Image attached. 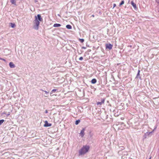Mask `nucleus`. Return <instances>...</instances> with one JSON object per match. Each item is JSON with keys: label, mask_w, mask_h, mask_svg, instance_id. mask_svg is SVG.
I'll return each mask as SVG.
<instances>
[{"label": "nucleus", "mask_w": 159, "mask_h": 159, "mask_svg": "<svg viewBox=\"0 0 159 159\" xmlns=\"http://www.w3.org/2000/svg\"><path fill=\"white\" fill-rule=\"evenodd\" d=\"M105 100L104 98L102 99L101 102H98L97 103L98 105H101L102 104H104V103Z\"/></svg>", "instance_id": "20e7f679"}, {"label": "nucleus", "mask_w": 159, "mask_h": 159, "mask_svg": "<svg viewBox=\"0 0 159 159\" xmlns=\"http://www.w3.org/2000/svg\"><path fill=\"white\" fill-rule=\"evenodd\" d=\"M80 122V120H76L75 122V124L76 125H78L79 123Z\"/></svg>", "instance_id": "2eb2a0df"}, {"label": "nucleus", "mask_w": 159, "mask_h": 159, "mask_svg": "<svg viewBox=\"0 0 159 159\" xmlns=\"http://www.w3.org/2000/svg\"><path fill=\"white\" fill-rule=\"evenodd\" d=\"M40 90H41V91H43L45 93H46V95H47V94H48V93H49V92H48V91H46L43 90H42V89H40ZM45 97H47V96L45 95Z\"/></svg>", "instance_id": "dca6fc26"}, {"label": "nucleus", "mask_w": 159, "mask_h": 159, "mask_svg": "<svg viewBox=\"0 0 159 159\" xmlns=\"http://www.w3.org/2000/svg\"><path fill=\"white\" fill-rule=\"evenodd\" d=\"M37 20L39 21H41L43 20V19L41 17V15L40 14H38L37 16Z\"/></svg>", "instance_id": "423d86ee"}, {"label": "nucleus", "mask_w": 159, "mask_h": 159, "mask_svg": "<svg viewBox=\"0 0 159 159\" xmlns=\"http://www.w3.org/2000/svg\"><path fill=\"white\" fill-rule=\"evenodd\" d=\"M45 113H48V110H45Z\"/></svg>", "instance_id": "bb28decb"}, {"label": "nucleus", "mask_w": 159, "mask_h": 159, "mask_svg": "<svg viewBox=\"0 0 159 159\" xmlns=\"http://www.w3.org/2000/svg\"><path fill=\"white\" fill-rule=\"evenodd\" d=\"M154 129L153 130V131L152 132H147L146 134H145L144 135V138H146V135H149L150 134L152 133L154 131Z\"/></svg>", "instance_id": "9d476101"}, {"label": "nucleus", "mask_w": 159, "mask_h": 159, "mask_svg": "<svg viewBox=\"0 0 159 159\" xmlns=\"http://www.w3.org/2000/svg\"><path fill=\"white\" fill-rule=\"evenodd\" d=\"M85 131V129L84 128H83L81 130V132L80 133V135L82 137H83L84 134V132Z\"/></svg>", "instance_id": "0eeeda50"}, {"label": "nucleus", "mask_w": 159, "mask_h": 159, "mask_svg": "<svg viewBox=\"0 0 159 159\" xmlns=\"http://www.w3.org/2000/svg\"><path fill=\"white\" fill-rule=\"evenodd\" d=\"M52 125L51 124H49L48 123L47 121L46 120L45 122V124H44V126L45 127H50Z\"/></svg>", "instance_id": "39448f33"}, {"label": "nucleus", "mask_w": 159, "mask_h": 159, "mask_svg": "<svg viewBox=\"0 0 159 159\" xmlns=\"http://www.w3.org/2000/svg\"><path fill=\"white\" fill-rule=\"evenodd\" d=\"M157 2H158V3H159V1H157Z\"/></svg>", "instance_id": "c756f323"}, {"label": "nucleus", "mask_w": 159, "mask_h": 159, "mask_svg": "<svg viewBox=\"0 0 159 159\" xmlns=\"http://www.w3.org/2000/svg\"><path fill=\"white\" fill-rule=\"evenodd\" d=\"M97 82V80L95 79H93L91 81V83L92 84H95V83Z\"/></svg>", "instance_id": "f8f14e48"}, {"label": "nucleus", "mask_w": 159, "mask_h": 159, "mask_svg": "<svg viewBox=\"0 0 159 159\" xmlns=\"http://www.w3.org/2000/svg\"><path fill=\"white\" fill-rule=\"evenodd\" d=\"M10 115V114L9 113H8V114H7V116H9V115Z\"/></svg>", "instance_id": "cd10ccee"}, {"label": "nucleus", "mask_w": 159, "mask_h": 159, "mask_svg": "<svg viewBox=\"0 0 159 159\" xmlns=\"http://www.w3.org/2000/svg\"><path fill=\"white\" fill-rule=\"evenodd\" d=\"M92 16L93 17H94V15H92Z\"/></svg>", "instance_id": "7c9ffc66"}, {"label": "nucleus", "mask_w": 159, "mask_h": 159, "mask_svg": "<svg viewBox=\"0 0 159 159\" xmlns=\"http://www.w3.org/2000/svg\"><path fill=\"white\" fill-rule=\"evenodd\" d=\"M61 26V25L59 24H55L53 25L54 27H60Z\"/></svg>", "instance_id": "9b49d317"}, {"label": "nucleus", "mask_w": 159, "mask_h": 159, "mask_svg": "<svg viewBox=\"0 0 159 159\" xmlns=\"http://www.w3.org/2000/svg\"><path fill=\"white\" fill-rule=\"evenodd\" d=\"M52 93H53V92H51L50 93V94L51 96H52L53 95L52 94Z\"/></svg>", "instance_id": "a878e982"}, {"label": "nucleus", "mask_w": 159, "mask_h": 159, "mask_svg": "<svg viewBox=\"0 0 159 159\" xmlns=\"http://www.w3.org/2000/svg\"><path fill=\"white\" fill-rule=\"evenodd\" d=\"M106 49H109V50L112 49L113 45L111 44H107L106 45Z\"/></svg>", "instance_id": "7ed1b4c3"}, {"label": "nucleus", "mask_w": 159, "mask_h": 159, "mask_svg": "<svg viewBox=\"0 0 159 159\" xmlns=\"http://www.w3.org/2000/svg\"><path fill=\"white\" fill-rule=\"evenodd\" d=\"M11 26L12 28H14L15 26V25L14 24H13L12 23H11Z\"/></svg>", "instance_id": "f3484780"}, {"label": "nucleus", "mask_w": 159, "mask_h": 159, "mask_svg": "<svg viewBox=\"0 0 159 159\" xmlns=\"http://www.w3.org/2000/svg\"><path fill=\"white\" fill-rule=\"evenodd\" d=\"M4 120H0V125H1L4 121Z\"/></svg>", "instance_id": "a211bd4d"}, {"label": "nucleus", "mask_w": 159, "mask_h": 159, "mask_svg": "<svg viewBox=\"0 0 159 159\" xmlns=\"http://www.w3.org/2000/svg\"><path fill=\"white\" fill-rule=\"evenodd\" d=\"M57 90V89H53L52 91V92L53 93L55 92V91H56Z\"/></svg>", "instance_id": "5701e85b"}, {"label": "nucleus", "mask_w": 159, "mask_h": 159, "mask_svg": "<svg viewBox=\"0 0 159 159\" xmlns=\"http://www.w3.org/2000/svg\"><path fill=\"white\" fill-rule=\"evenodd\" d=\"M83 58L82 57H80L79 59V60L80 61H81V60H83Z\"/></svg>", "instance_id": "4be33fe9"}, {"label": "nucleus", "mask_w": 159, "mask_h": 159, "mask_svg": "<svg viewBox=\"0 0 159 159\" xmlns=\"http://www.w3.org/2000/svg\"><path fill=\"white\" fill-rule=\"evenodd\" d=\"M151 157L149 158V159H151Z\"/></svg>", "instance_id": "2f4dec72"}, {"label": "nucleus", "mask_w": 159, "mask_h": 159, "mask_svg": "<svg viewBox=\"0 0 159 159\" xmlns=\"http://www.w3.org/2000/svg\"><path fill=\"white\" fill-rule=\"evenodd\" d=\"M11 3L14 5H16V2L15 0H11Z\"/></svg>", "instance_id": "ddd939ff"}, {"label": "nucleus", "mask_w": 159, "mask_h": 159, "mask_svg": "<svg viewBox=\"0 0 159 159\" xmlns=\"http://www.w3.org/2000/svg\"><path fill=\"white\" fill-rule=\"evenodd\" d=\"M131 4L135 9H136L137 8L136 4L134 3L133 1L131 2Z\"/></svg>", "instance_id": "1a4fd4ad"}, {"label": "nucleus", "mask_w": 159, "mask_h": 159, "mask_svg": "<svg viewBox=\"0 0 159 159\" xmlns=\"http://www.w3.org/2000/svg\"><path fill=\"white\" fill-rule=\"evenodd\" d=\"M0 60H2V61H6L5 59H4L3 58H0Z\"/></svg>", "instance_id": "b1692460"}, {"label": "nucleus", "mask_w": 159, "mask_h": 159, "mask_svg": "<svg viewBox=\"0 0 159 159\" xmlns=\"http://www.w3.org/2000/svg\"><path fill=\"white\" fill-rule=\"evenodd\" d=\"M9 65L11 68H14L15 67V65L12 62H10L9 64Z\"/></svg>", "instance_id": "6e6552de"}, {"label": "nucleus", "mask_w": 159, "mask_h": 159, "mask_svg": "<svg viewBox=\"0 0 159 159\" xmlns=\"http://www.w3.org/2000/svg\"><path fill=\"white\" fill-rule=\"evenodd\" d=\"M34 23V28L36 30H38L39 29V21L37 20L36 16H35V19L33 21Z\"/></svg>", "instance_id": "f03ea898"}, {"label": "nucleus", "mask_w": 159, "mask_h": 159, "mask_svg": "<svg viewBox=\"0 0 159 159\" xmlns=\"http://www.w3.org/2000/svg\"><path fill=\"white\" fill-rule=\"evenodd\" d=\"M80 41L81 43H82L84 41V40L83 39H80Z\"/></svg>", "instance_id": "412c9836"}, {"label": "nucleus", "mask_w": 159, "mask_h": 159, "mask_svg": "<svg viewBox=\"0 0 159 159\" xmlns=\"http://www.w3.org/2000/svg\"><path fill=\"white\" fill-rule=\"evenodd\" d=\"M140 70H139L138 71V72L137 75L136 77H138V76L139 75H140Z\"/></svg>", "instance_id": "6ab92c4d"}, {"label": "nucleus", "mask_w": 159, "mask_h": 159, "mask_svg": "<svg viewBox=\"0 0 159 159\" xmlns=\"http://www.w3.org/2000/svg\"><path fill=\"white\" fill-rule=\"evenodd\" d=\"M124 3V1H122L121 2H120V5H121L123 4Z\"/></svg>", "instance_id": "aec40b11"}, {"label": "nucleus", "mask_w": 159, "mask_h": 159, "mask_svg": "<svg viewBox=\"0 0 159 159\" xmlns=\"http://www.w3.org/2000/svg\"><path fill=\"white\" fill-rule=\"evenodd\" d=\"M37 2V1L36 0H35V2Z\"/></svg>", "instance_id": "c85d7f7f"}, {"label": "nucleus", "mask_w": 159, "mask_h": 159, "mask_svg": "<svg viewBox=\"0 0 159 159\" xmlns=\"http://www.w3.org/2000/svg\"><path fill=\"white\" fill-rule=\"evenodd\" d=\"M89 146H84L79 151V155H84L88 152L89 150Z\"/></svg>", "instance_id": "f257e3e1"}, {"label": "nucleus", "mask_w": 159, "mask_h": 159, "mask_svg": "<svg viewBox=\"0 0 159 159\" xmlns=\"http://www.w3.org/2000/svg\"><path fill=\"white\" fill-rule=\"evenodd\" d=\"M66 28L69 29H71L72 28L71 26L69 25H67L66 26Z\"/></svg>", "instance_id": "4468645a"}, {"label": "nucleus", "mask_w": 159, "mask_h": 159, "mask_svg": "<svg viewBox=\"0 0 159 159\" xmlns=\"http://www.w3.org/2000/svg\"><path fill=\"white\" fill-rule=\"evenodd\" d=\"M113 8L116 6V4L115 3H114L113 5Z\"/></svg>", "instance_id": "393cba45"}]
</instances>
